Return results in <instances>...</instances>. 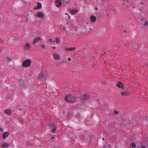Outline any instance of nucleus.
Masks as SVG:
<instances>
[{
  "label": "nucleus",
  "instance_id": "1",
  "mask_svg": "<svg viewBox=\"0 0 148 148\" xmlns=\"http://www.w3.org/2000/svg\"><path fill=\"white\" fill-rule=\"evenodd\" d=\"M77 98L73 96L71 94L66 95L65 98L66 101L69 103H72L76 102L77 100Z\"/></svg>",
  "mask_w": 148,
  "mask_h": 148
},
{
  "label": "nucleus",
  "instance_id": "2",
  "mask_svg": "<svg viewBox=\"0 0 148 148\" xmlns=\"http://www.w3.org/2000/svg\"><path fill=\"white\" fill-rule=\"evenodd\" d=\"M31 61L30 60L27 59L25 60L23 62L22 66L23 67H29L31 65Z\"/></svg>",
  "mask_w": 148,
  "mask_h": 148
},
{
  "label": "nucleus",
  "instance_id": "3",
  "mask_svg": "<svg viewBox=\"0 0 148 148\" xmlns=\"http://www.w3.org/2000/svg\"><path fill=\"white\" fill-rule=\"evenodd\" d=\"M90 97V96L88 95H84L81 97L80 100L82 102L84 101L89 99Z\"/></svg>",
  "mask_w": 148,
  "mask_h": 148
},
{
  "label": "nucleus",
  "instance_id": "4",
  "mask_svg": "<svg viewBox=\"0 0 148 148\" xmlns=\"http://www.w3.org/2000/svg\"><path fill=\"white\" fill-rule=\"evenodd\" d=\"M37 17L40 18H44V15L43 13L41 12H38L36 15Z\"/></svg>",
  "mask_w": 148,
  "mask_h": 148
},
{
  "label": "nucleus",
  "instance_id": "5",
  "mask_svg": "<svg viewBox=\"0 0 148 148\" xmlns=\"http://www.w3.org/2000/svg\"><path fill=\"white\" fill-rule=\"evenodd\" d=\"M19 83L20 86L22 89H23L25 88L26 86L24 84V81L23 80H20L19 81Z\"/></svg>",
  "mask_w": 148,
  "mask_h": 148
},
{
  "label": "nucleus",
  "instance_id": "6",
  "mask_svg": "<svg viewBox=\"0 0 148 148\" xmlns=\"http://www.w3.org/2000/svg\"><path fill=\"white\" fill-rule=\"evenodd\" d=\"M50 129L51 131L53 132H55L56 130L57 127L56 126L53 124H51L50 125Z\"/></svg>",
  "mask_w": 148,
  "mask_h": 148
},
{
  "label": "nucleus",
  "instance_id": "7",
  "mask_svg": "<svg viewBox=\"0 0 148 148\" xmlns=\"http://www.w3.org/2000/svg\"><path fill=\"white\" fill-rule=\"evenodd\" d=\"M56 3V6L57 8L60 7L62 5V1L61 0H57L55 1Z\"/></svg>",
  "mask_w": 148,
  "mask_h": 148
},
{
  "label": "nucleus",
  "instance_id": "8",
  "mask_svg": "<svg viewBox=\"0 0 148 148\" xmlns=\"http://www.w3.org/2000/svg\"><path fill=\"white\" fill-rule=\"evenodd\" d=\"M53 56L54 58L57 60H58L60 58V57L59 55L56 53L53 54Z\"/></svg>",
  "mask_w": 148,
  "mask_h": 148
},
{
  "label": "nucleus",
  "instance_id": "9",
  "mask_svg": "<svg viewBox=\"0 0 148 148\" xmlns=\"http://www.w3.org/2000/svg\"><path fill=\"white\" fill-rule=\"evenodd\" d=\"M135 139V137L133 134H131L129 138V140L130 142H133Z\"/></svg>",
  "mask_w": 148,
  "mask_h": 148
},
{
  "label": "nucleus",
  "instance_id": "10",
  "mask_svg": "<svg viewBox=\"0 0 148 148\" xmlns=\"http://www.w3.org/2000/svg\"><path fill=\"white\" fill-rule=\"evenodd\" d=\"M9 133L8 132H4L2 135L3 138L4 139H5L9 136Z\"/></svg>",
  "mask_w": 148,
  "mask_h": 148
},
{
  "label": "nucleus",
  "instance_id": "11",
  "mask_svg": "<svg viewBox=\"0 0 148 148\" xmlns=\"http://www.w3.org/2000/svg\"><path fill=\"white\" fill-rule=\"evenodd\" d=\"M116 86L119 88H123V90L124 89L123 88V85L122 83L121 82H118V83L117 84Z\"/></svg>",
  "mask_w": 148,
  "mask_h": 148
},
{
  "label": "nucleus",
  "instance_id": "12",
  "mask_svg": "<svg viewBox=\"0 0 148 148\" xmlns=\"http://www.w3.org/2000/svg\"><path fill=\"white\" fill-rule=\"evenodd\" d=\"M38 6L35 7L34 8V10H37L38 9H41L42 7V5L40 3L38 2Z\"/></svg>",
  "mask_w": 148,
  "mask_h": 148
},
{
  "label": "nucleus",
  "instance_id": "13",
  "mask_svg": "<svg viewBox=\"0 0 148 148\" xmlns=\"http://www.w3.org/2000/svg\"><path fill=\"white\" fill-rule=\"evenodd\" d=\"M4 112L5 114H8L9 115H10L11 114V111L10 109H6L5 110Z\"/></svg>",
  "mask_w": 148,
  "mask_h": 148
},
{
  "label": "nucleus",
  "instance_id": "14",
  "mask_svg": "<svg viewBox=\"0 0 148 148\" xmlns=\"http://www.w3.org/2000/svg\"><path fill=\"white\" fill-rule=\"evenodd\" d=\"M41 40V38L40 37H38L35 38L34 41V43H36L39 40Z\"/></svg>",
  "mask_w": 148,
  "mask_h": 148
},
{
  "label": "nucleus",
  "instance_id": "15",
  "mask_svg": "<svg viewBox=\"0 0 148 148\" xmlns=\"http://www.w3.org/2000/svg\"><path fill=\"white\" fill-rule=\"evenodd\" d=\"M65 50L67 51H74L76 50V48L74 47L73 48H68L65 49Z\"/></svg>",
  "mask_w": 148,
  "mask_h": 148
},
{
  "label": "nucleus",
  "instance_id": "16",
  "mask_svg": "<svg viewBox=\"0 0 148 148\" xmlns=\"http://www.w3.org/2000/svg\"><path fill=\"white\" fill-rule=\"evenodd\" d=\"M9 146V145L8 144L3 143L2 145V147L3 148H7Z\"/></svg>",
  "mask_w": 148,
  "mask_h": 148
},
{
  "label": "nucleus",
  "instance_id": "17",
  "mask_svg": "<svg viewBox=\"0 0 148 148\" xmlns=\"http://www.w3.org/2000/svg\"><path fill=\"white\" fill-rule=\"evenodd\" d=\"M90 18L91 21L93 23L95 22L96 21V17L94 16H92L90 17Z\"/></svg>",
  "mask_w": 148,
  "mask_h": 148
},
{
  "label": "nucleus",
  "instance_id": "18",
  "mask_svg": "<svg viewBox=\"0 0 148 148\" xmlns=\"http://www.w3.org/2000/svg\"><path fill=\"white\" fill-rule=\"evenodd\" d=\"M121 94L122 96H128L129 95V93L128 92H121Z\"/></svg>",
  "mask_w": 148,
  "mask_h": 148
},
{
  "label": "nucleus",
  "instance_id": "19",
  "mask_svg": "<svg viewBox=\"0 0 148 148\" xmlns=\"http://www.w3.org/2000/svg\"><path fill=\"white\" fill-rule=\"evenodd\" d=\"M80 139L82 141H84L85 140V136L84 135L82 134L80 135L79 136Z\"/></svg>",
  "mask_w": 148,
  "mask_h": 148
},
{
  "label": "nucleus",
  "instance_id": "20",
  "mask_svg": "<svg viewBox=\"0 0 148 148\" xmlns=\"http://www.w3.org/2000/svg\"><path fill=\"white\" fill-rule=\"evenodd\" d=\"M78 11V10L76 9L75 10H71V12L72 14H75Z\"/></svg>",
  "mask_w": 148,
  "mask_h": 148
},
{
  "label": "nucleus",
  "instance_id": "21",
  "mask_svg": "<svg viewBox=\"0 0 148 148\" xmlns=\"http://www.w3.org/2000/svg\"><path fill=\"white\" fill-rule=\"evenodd\" d=\"M45 74L44 73L41 72L40 73V74L39 75V76H38V77L39 78H42L44 77Z\"/></svg>",
  "mask_w": 148,
  "mask_h": 148
},
{
  "label": "nucleus",
  "instance_id": "22",
  "mask_svg": "<svg viewBox=\"0 0 148 148\" xmlns=\"http://www.w3.org/2000/svg\"><path fill=\"white\" fill-rule=\"evenodd\" d=\"M30 45L28 43H27L25 46V47L26 49L28 50L29 48H30Z\"/></svg>",
  "mask_w": 148,
  "mask_h": 148
},
{
  "label": "nucleus",
  "instance_id": "23",
  "mask_svg": "<svg viewBox=\"0 0 148 148\" xmlns=\"http://www.w3.org/2000/svg\"><path fill=\"white\" fill-rule=\"evenodd\" d=\"M63 2L65 3L68 4L70 2L69 0H62Z\"/></svg>",
  "mask_w": 148,
  "mask_h": 148
},
{
  "label": "nucleus",
  "instance_id": "24",
  "mask_svg": "<svg viewBox=\"0 0 148 148\" xmlns=\"http://www.w3.org/2000/svg\"><path fill=\"white\" fill-rule=\"evenodd\" d=\"M131 146L132 147L135 148L136 147V145L134 143L132 142L131 144Z\"/></svg>",
  "mask_w": 148,
  "mask_h": 148
},
{
  "label": "nucleus",
  "instance_id": "25",
  "mask_svg": "<svg viewBox=\"0 0 148 148\" xmlns=\"http://www.w3.org/2000/svg\"><path fill=\"white\" fill-rule=\"evenodd\" d=\"M56 42L57 44H59L60 42V40L59 38H57L56 39Z\"/></svg>",
  "mask_w": 148,
  "mask_h": 148
},
{
  "label": "nucleus",
  "instance_id": "26",
  "mask_svg": "<svg viewBox=\"0 0 148 148\" xmlns=\"http://www.w3.org/2000/svg\"><path fill=\"white\" fill-rule=\"evenodd\" d=\"M80 116V115L79 113L77 114L76 115V117L77 119L79 118Z\"/></svg>",
  "mask_w": 148,
  "mask_h": 148
},
{
  "label": "nucleus",
  "instance_id": "27",
  "mask_svg": "<svg viewBox=\"0 0 148 148\" xmlns=\"http://www.w3.org/2000/svg\"><path fill=\"white\" fill-rule=\"evenodd\" d=\"M49 41L51 43H53L55 42V40L53 41L52 39H49Z\"/></svg>",
  "mask_w": 148,
  "mask_h": 148
},
{
  "label": "nucleus",
  "instance_id": "28",
  "mask_svg": "<svg viewBox=\"0 0 148 148\" xmlns=\"http://www.w3.org/2000/svg\"><path fill=\"white\" fill-rule=\"evenodd\" d=\"M114 114L115 115H116L119 114V113L118 112H117L116 111H114L113 112Z\"/></svg>",
  "mask_w": 148,
  "mask_h": 148
},
{
  "label": "nucleus",
  "instance_id": "29",
  "mask_svg": "<svg viewBox=\"0 0 148 148\" xmlns=\"http://www.w3.org/2000/svg\"><path fill=\"white\" fill-rule=\"evenodd\" d=\"M145 26H148V22L147 21H145V23L144 24Z\"/></svg>",
  "mask_w": 148,
  "mask_h": 148
},
{
  "label": "nucleus",
  "instance_id": "30",
  "mask_svg": "<svg viewBox=\"0 0 148 148\" xmlns=\"http://www.w3.org/2000/svg\"><path fill=\"white\" fill-rule=\"evenodd\" d=\"M3 42H4L3 40L2 39L0 38V43H3Z\"/></svg>",
  "mask_w": 148,
  "mask_h": 148
},
{
  "label": "nucleus",
  "instance_id": "31",
  "mask_svg": "<svg viewBox=\"0 0 148 148\" xmlns=\"http://www.w3.org/2000/svg\"><path fill=\"white\" fill-rule=\"evenodd\" d=\"M55 136H53L51 138V139L53 140H53L54 138H55Z\"/></svg>",
  "mask_w": 148,
  "mask_h": 148
},
{
  "label": "nucleus",
  "instance_id": "32",
  "mask_svg": "<svg viewBox=\"0 0 148 148\" xmlns=\"http://www.w3.org/2000/svg\"><path fill=\"white\" fill-rule=\"evenodd\" d=\"M6 58L7 59H8V60H9V61H11L12 60L10 58H9V57H7Z\"/></svg>",
  "mask_w": 148,
  "mask_h": 148
},
{
  "label": "nucleus",
  "instance_id": "33",
  "mask_svg": "<svg viewBox=\"0 0 148 148\" xmlns=\"http://www.w3.org/2000/svg\"><path fill=\"white\" fill-rule=\"evenodd\" d=\"M42 48H43V49H45L46 48V47H45V46L43 45H42Z\"/></svg>",
  "mask_w": 148,
  "mask_h": 148
},
{
  "label": "nucleus",
  "instance_id": "34",
  "mask_svg": "<svg viewBox=\"0 0 148 148\" xmlns=\"http://www.w3.org/2000/svg\"><path fill=\"white\" fill-rule=\"evenodd\" d=\"M144 4V3L142 2H141L139 4V5H143Z\"/></svg>",
  "mask_w": 148,
  "mask_h": 148
},
{
  "label": "nucleus",
  "instance_id": "35",
  "mask_svg": "<svg viewBox=\"0 0 148 148\" xmlns=\"http://www.w3.org/2000/svg\"><path fill=\"white\" fill-rule=\"evenodd\" d=\"M146 146H142L141 147V148H146Z\"/></svg>",
  "mask_w": 148,
  "mask_h": 148
},
{
  "label": "nucleus",
  "instance_id": "36",
  "mask_svg": "<svg viewBox=\"0 0 148 148\" xmlns=\"http://www.w3.org/2000/svg\"><path fill=\"white\" fill-rule=\"evenodd\" d=\"M109 147H105V148H111V147H110V146H111V145H110L109 144Z\"/></svg>",
  "mask_w": 148,
  "mask_h": 148
},
{
  "label": "nucleus",
  "instance_id": "37",
  "mask_svg": "<svg viewBox=\"0 0 148 148\" xmlns=\"http://www.w3.org/2000/svg\"><path fill=\"white\" fill-rule=\"evenodd\" d=\"M3 51V49L2 48H0V53H1V52H2Z\"/></svg>",
  "mask_w": 148,
  "mask_h": 148
},
{
  "label": "nucleus",
  "instance_id": "38",
  "mask_svg": "<svg viewBox=\"0 0 148 148\" xmlns=\"http://www.w3.org/2000/svg\"><path fill=\"white\" fill-rule=\"evenodd\" d=\"M63 29L65 31H66V28L65 27H63Z\"/></svg>",
  "mask_w": 148,
  "mask_h": 148
},
{
  "label": "nucleus",
  "instance_id": "39",
  "mask_svg": "<svg viewBox=\"0 0 148 148\" xmlns=\"http://www.w3.org/2000/svg\"><path fill=\"white\" fill-rule=\"evenodd\" d=\"M0 130L1 131H2V132H3V129L2 128H0Z\"/></svg>",
  "mask_w": 148,
  "mask_h": 148
},
{
  "label": "nucleus",
  "instance_id": "40",
  "mask_svg": "<svg viewBox=\"0 0 148 148\" xmlns=\"http://www.w3.org/2000/svg\"><path fill=\"white\" fill-rule=\"evenodd\" d=\"M68 60H69V61H71V58H68Z\"/></svg>",
  "mask_w": 148,
  "mask_h": 148
},
{
  "label": "nucleus",
  "instance_id": "41",
  "mask_svg": "<svg viewBox=\"0 0 148 148\" xmlns=\"http://www.w3.org/2000/svg\"><path fill=\"white\" fill-rule=\"evenodd\" d=\"M53 48L54 49H55L56 48V47L55 46H53Z\"/></svg>",
  "mask_w": 148,
  "mask_h": 148
},
{
  "label": "nucleus",
  "instance_id": "42",
  "mask_svg": "<svg viewBox=\"0 0 148 148\" xmlns=\"http://www.w3.org/2000/svg\"><path fill=\"white\" fill-rule=\"evenodd\" d=\"M90 142L91 143V138H90Z\"/></svg>",
  "mask_w": 148,
  "mask_h": 148
},
{
  "label": "nucleus",
  "instance_id": "43",
  "mask_svg": "<svg viewBox=\"0 0 148 148\" xmlns=\"http://www.w3.org/2000/svg\"><path fill=\"white\" fill-rule=\"evenodd\" d=\"M95 10H98V8H95Z\"/></svg>",
  "mask_w": 148,
  "mask_h": 148
},
{
  "label": "nucleus",
  "instance_id": "44",
  "mask_svg": "<svg viewBox=\"0 0 148 148\" xmlns=\"http://www.w3.org/2000/svg\"><path fill=\"white\" fill-rule=\"evenodd\" d=\"M62 63H65L66 62V61H63L62 62Z\"/></svg>",
  "mask_w": 148,
  "mask_h": 148
},
{
  "label": "nucleus",
  "instance_id": "45",
  "mask_svg": "<svg viewBox=\"0 0 148 148\" xmlns=\"http://www.w3.org/2000/svg\"><path fill=\"white\" fill-rule=\"evenodd\" d=\"M23 110V109H22V108H20V109H19V110H20V111H21V110Z\"/></svg>",
  "mask_w": 148,
  "mask_h": 148
},
{
  "label": "nucleus",
  "instance_id": "46",
  "mask_svg": "<svg viewBox=\"0 0 148 148\" xmlns=\"http://www.w3.org/2000/svg\"><path fill=\"white\" fill-rule=\"evenodd\" d=\"M102 140H105V138H102Z\"/></svg>",
  "mask_w": 148,
  "mask_h": 148
},
{
  "label": "nucleus",
  "instance_id": "47",
  "mask_svg": "<svg viewBox=\"0 0 148 148\" xmlns=\"http://www.w3.org/2000/svg\"><path fill=\"white\" fill-rule=\"evenodd\" d=\"M68 17H69V19H70V16L69 15H68Z\"/></svg>",
  "mask_w": 148,
  "mask_h": 148
},
{
  "label": "nucleus",
  "instance_id": "48",
  "mask_svg": "<svg viewBox=\"0 0 148 148\" xmlns=\"http://www.w3.org/2000/svg\"><path fill=\"white\" fill-rule=\"evenodd\" d=\"M55 148H60L57 147H56Z\"/></svg>",
  "mask_w": 148,
  "mask_h": 148
},
{
  "label": "nucleus",
  "instance_id": "49",
  "mask_svg": "<svg viewBox=\"0 0 148 148\" xmlns=\"http://www.w3.org/2000/svg\"><path fill=\"white\" fill-rule=\"evenodd\" d=\"M66 15H68V14L67 13H66Z\"/></svg>",
  "mask_w": 148,
  "mask_h": 148
},
{
  "label": "nucleus",
  "instance_id": "50",
  "mask_svg": "<svg viewBox=\"0 0 148 148\" xmlns=\"http://www.w3.org/2000/svg\"><path fill=\"white\" fill-rule=\"evenodd\" d=\"M103 1H108V0H103Z\"/></svg>",
  "mask_w": 148,
  "mask_h": 148
},
{
  "label": "nucleus",
  "instance_id": "51",
  "mask_svg": "<svg viewBox=\"0 0 148 148\" xmlns=\"http://www.w3.org/2000/svg\"><path fill=\"white\" fill-rule=\"evenodd\" d=\"M123 1H125V0H122Z\"/></svg>",
  "mask_w": 148,
  "mask_h": 148
},
{
  "label": "nucleus",
  "instance_id": "52",
  "mask_svg": "<svg viewBox=\"0 0 148 148\" xmlns=\"http://www.w3.org/2000/svg\"><path fill=\"white\" fill-rule=\"evenodd\" d=\"M127 1L128 2H129V0H127Z\"/></svg>",
  "mask_w": 148,
  "mask_h": 148
},
{
  "label": "nucleus",
  "instance_id": "53",
  "mask_svg": "<svg viewBox=\"0 0 148 148\" xmlns=\"http://www.w3.org/2000/svg\"><path fill=\"white\" fill-rule=\"evenodd\" d=\"M124 32H126V31L125 30H124Z\"/></svg>",
  "mask_w": 148,
  "mask_h": 148
},
{
  "label": "nucleus",
  "instance_id": "54",
  "mask_svg": "<svg viewBox=\"0 0 148 148\" xmlns=\"http://www.w3.org/2000/svg\"><path fill=\"white\" fill-rule=\"evenodd\" d=\"M89 29H90V30H91V28H90Z\"/></svg>",
  "mask_w": 148,
  "mask_h": 148
},
{
  "label": "nucleus",
  "instance_id": "55",
  "mask_svg": "<svg viewBox=\"0 0 148 148\" xmlns=\"http://www.w3.org/2000/svg\"><path fill=\"white\" fill-rule=\"evenodd\" d=\"M26 21H28V20H26Z\"/></svg>",
  "mask_w": 148,
  "mask_h": 148
}]
</instances>
